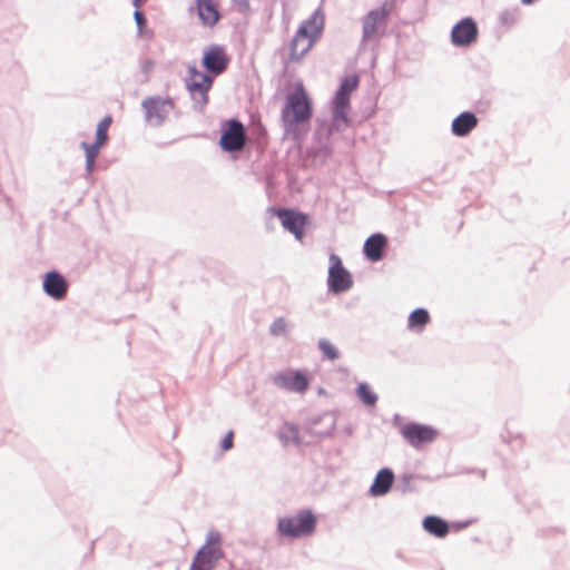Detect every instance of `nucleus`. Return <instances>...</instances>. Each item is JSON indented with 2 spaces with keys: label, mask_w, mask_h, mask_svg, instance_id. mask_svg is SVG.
<instances>
[{
  "label": "nucleus",
  "mask_w": 570,
  "mask_h": 570,
  "mask_svg": "<svg viewBox=\"0 0 570 570\" xmlns=\"http://www.w3.org/2000/svg\"><path fill=\"white\" fill-rule=\"evenodd\" d=\"M134 17H135V20H136L137 24L139 26V28H142V26H145V23H146V18H145L144 13L139 10H136L134 13Z\"/></svg>",
  "instance_id": "obj_31"
},
{
  "label": "nucleus",
  "mask_w": 570,
  "mask_h": 570,
  "mask_svg": "<svg viewBox=\"0 0 570 570\" xmlns=\"http://www.w3.org/2000/svg\"><path fill=\"white\" fill-rule=\"evenodd\" d=\"M233 439H234L233 432H228L225 435V438L223 439V442H222V449L224 451H228L233 448Z\"/></svg>",
  "instance_id": "obj_30"
},
{
  "label": "nucleus",
  "mask_w": 570,
  "mask_h": 570,
  "mask_svg": "<svg viewBox=\"0 0 570 570\" xmlns=\"http://www.w3.org/2000/svg\"><path fill=\"white\" fill-rule=\"evenodd\" d=\"M112 122L110 116L105 117L97 126L96 142L104 146L108 139V130Z\"/></svg>",
  "instance_id": "obj_25"
},
{
  "label": "nucleus",
  "mask_w": 570,
  "mask_h": 570,
  "mask_svg": "<svg viewBox=\"0 0 570 570\" xmlns=\"http://www.w3.org/2000/svg\"><path fill=\"white\" fill-rule=\"evenodd\" d=\"M352 286L351 274L344 268L342 259L332 254L330 256L328 287L334 293L345 292Z\"/></svg>",
  "instance_id": "obj_7"
},
{
  "label": "nucleus",
  "mask_w": 570,
  "mask_h": 570,
  "mask_svg": "<svg viewBox=\"0 0 570 570\" xmlns=\"http://www.w3.org/2000/svg\"><path fill=\"white\" fill-rule=\"evenodd\" d=\"M394 482V474L389 469L379 471L373 484L371 485V493L375 497L386 494Z\"/></svg>",
  "instance_id": "obj_19"
},
{
  "label": "nucleus",
  "mask_w": 570,
  "mask_h": 570,
  "mask_svg": "<svg viewBox=\"0 0 570 570\" xmlns=\"http://www.w3.org/2000/svg\"><path fill=\"white\" fill-rule=\"evenodd\" d=\"M322 353L328 360H336L338 357V352L336 347L327 340H321L318 344Z\"/></svg>",
  "instance_id": "obj_28"
},
{
  "label": "nucleus",
  "mask_w": 570,
  "mask_h": 570,
  "mask_svg": "<svg viewBox=\"0 0 570 570\" xmlns=\"http://www.w3.org/2000/svg\"><path fill=\"white\" fill-rule=\"evenodd\" d=\"M274 383L283 389L303 393L307 390L309 381L301 372L279 373L274 377Z\"/></svg>",
  "instance_id": "obj_14"
},
{
  "label": "nucleus",
  "mask_w": 570,
  "mask_h": 570,
  "mask_svg": "<svg viewBox=\"0 0 570 570\" xmlns=\"http://www.w3.org/2000/svg\"><path fill=\"white\" fill-rule=\"evenodd\" d=\"M246 136L242 122L238 120H229L227 129L220 137V147L226 151L240 150L245 145Z\"/></svg>",
  "instance_id": "obj_10"
},
{
  "label": "nucleus",
  "mask_w": 570,
  "mask_h": 570,
  "mask_svg": "<svg viewBox=\"0 0 570 570\" xmlns=\"http://www.w3.org/2000/svg\"><path fill=\"white\" fill-rule=\"evenodd\" d=\"M389 10L382 6L375 10L370 11L362 20L363 37L362 41H371L379 39L383 36L386 28Z\"/></svg>",
  "instance_id": "obj_6"
},
{
  "label": "nucleus",
  "mask_w": 570,
  "mask_h": 570,
  "mask_svg": "<svg viewBox=\"0 0 570 570\" xmlns=\"http://www.w3.org/2000/svg\"><path fill=\"white\" fill-rule=\"evenodd\" d=\"M229 62L226 50L220 46H210L205 49L203 66L214 77L223 73Z\"/></svg>",
  "instance_id": "obj_11"
},
{
  "label": "nucleus",
  "mask_w": 570,
  "mask_h": 570,
  "mask_svg": "<svg viewBox=\"0 0 570 570\" xmlns=\"http://www.w3.org/2000/svg\"><path fill=\"white\" fill-rule=\"evenodd\" d=\"M198 17L204 26L214 27L220 19L217 0H196Z\"/></svg>",
  "instance_id": "obj_16"
},
{
  "label": "nucleus",
  "mask_w": 570,
  "mask_h": 570,
  "mask_svg": "<svg viewBox=\"0 0 570 570\" xmlns=\"http://www.w3.org/2000/svg\"><path fill=\"white\" fill-rule=\"evenodd\" d=\"M223 557L220 537L218 533L208 534L206 543L197 552L193 561L194 570H212L217 560Z\"/></svg>",
  "instance_id": "obj_5"
},
{
  "label": "nucleus",
  "mask_w": 570,
  "mask_h": 570,
  "mask_svg": "<svg viewBox=\"0 0 570 570\" xmlns=\"http://www.w3.org/2000/svg\"><path fill=\"white\" fill-rule=\"evenodd\" d=\"M334 116L332 122V130L341 131L350 126V105L338 104V101H334Z\"/></svg>",
  "instance_id": "obj_21"
},
{
  "label": "nucleus",
  "mask_w": 570,
  "mask_h": 570,
  "mask_svg": "<svg viewBox=\"0 0 570 570\" xmlns=\"http://www.w3.org/2000/svg\"><path fill=\"white\" fill-rule=\"evenodd\" d=\"M281 439L286 443L299 444V431L294 424H285L281 430Z\"/></svg>",
  "instance_id": "obj_24"
},
{
  "label": "nucleus",
  "mask_w": 570,
  "mask_h": 570,
  "mask_svg": "<svg viewBox=\"0 0 570 570\" xmlns=\"http://www.w3.org/2000/svg\"><path fill=\"white\" fill-rule=\"evenodd\" d=\"M317 517L311 510H301L294 515L278 520L277 531L285 538H302L314 533Z\"/></svg>",
  "instance_id": "obj_3"
},
{
  "label": "nucleus",
  "mask_w": 570,
  "mask_h": 570,
  "mask_svg": "<svg viewBox=\"0 0 570 570\" xmlns=\"http://www.w3.org/2000/svg\"><path fill=\"white\" fill-rule=\"evenodd\" d=\"M144 71L149 72L154 68V63L151 61H148L144 65Z\"/></svg>",
  "instance_id": "obj_32"
},
{
  "label": "nucleus",
  "mask_w": 570,
  "mask_h": 570,
  "mask_svg": "<svg viewBox=\"0 0 570 570\" xmlns=\"http://www.w3.org/2000/svg\"><path fill=\"white\" fill-rule=\"evenodd\" d=\"M430 322V314L424 308L414 309L407 320V326L411 330L422 331L423 327Z\"/></svg>",
  "instance_id": "obj_23"
},
{
  "label": "nucleus",
  "mask_w": 570,
  "mask_h": 570,
  "mask_svg": "<svg viewBox=\"0 0 570 570\" xmlns=\"http://www.w3.org/2000/svg\"><path fill=\"white\" fill-rule=\"evenodd\" d=\"M402 436L414 448L433 442L439 432L430 425L409 423L401 428Z\"/></svg>",
  "instance_id": "obj_8"
},
{
  "label": "nucleus",
  "mask_w": 570,
  "mask_h": 570,
  "mask_svg": "<svg viewBox=\"0 0 570 570\" xmlns=\"http://www.w3.org/2000/svg\"><path fill=\"white\" fill-rule=\"evenodd\" d=\"M385 246L386 237L382 234H374L365 242L364 253L370 261L376 262L382 258V253Z\"/></svg>",
  "instance_id": "obj_18"
},
{
  "label": "nucleus",
  "mask_w": 570,
  "mask_h": 570,
  "mask_svg": "<svg viewBox=\"0 0 570 570\" xmlns=\"http://www.w3.org/2000/svg\"><path fill=\"white\" fill-rule=\"evenodd\" d=\"M287 324L284 318L276 320L271 326V333L273 335H283L286 333Z\"/></svg>",
  "instance_id": "obj_29"
},
{
  "label": "nucleus",
  "mask_w": 570,
  "mask_h": 570,
  "mask_svg": "<svg viewBox=\"0 0 570 570\" xmlns=\"http://www.w3.org/2000/svg\"><path fill=\"white\" fill-rule=\"evenodd\" d=\"M322 30L323 20L317 14H313L304 21L289 42L288 60L291 62L299 61L314 46Z\"/></svg>",
  "instance_id": "obj_2"
},
{
  "label": "nucleus",
  "mask_w": 570,
  "mask_h": 570,
  "mask_svg": "<svg viewBox=\"0 0 570 570\" xmlns=\"http://www.w3.org/2000/svg\"><path fill=\"white\" fill-rule=\"evenodd\" d=\"M313 104L303 83H297L295 91L287 96L282 110V120L287 132L296 134L299 126L309 122Z\"/></svg>",
  "instance_id": "obj_1"
},
{
  "label": "nucleus",
  "mask_w": 570,
  "mask_h": 570,
  "mask_svg": "<svg viewBox=\"0 0 570 570\" xmlns=\"http://www.w3.org/2000/svg\"><path fill=\"white\" fill-rule=\"evenodd\" d=\"M42 286L47 295L58 301L62 299L68 291V283L65 277L56 271L45 275Z\"/></svg>",
  "instance_id": "obj_15"
},
{
  "label": "nucleus",
  "mask_w": 570,
  "mask_h": 570,
  "mask_svg": "<svg viewBox=\"0 0 570 570\" xmlns=\"http://www.w3.org/2000/svg\"><path fill=\"white\" fill-rule=\"evenodd\" d=\"M478 27L471 18L459 21L451 31V40L455 46L465 47L476 40Z\"/></svg>",
  "instance_id": "obj_12"
},
{
  "label": "nucleus",
  "mask_w": 570,
  "mask_h": 570,
  "mask_svg": "<svg viewBox=\"0 0 570 570\" xmlns=\"http://www.w3.org/2000/svg\"><path fill=\"white\" fill-rule=\"evenodd\" d=\"M423 528L430 534L444 538L449 533L448 523L439 517L430 515L423 520Z\"/></svg>",
  "instance_id": "obj_22"
},
{
  "label": "nucleus",
  "mask_w": 570,
  "mask_h": 570,
  "mask_svg": "<svg viewBox=\"0 0 570 570\" xmlns=\"http://www.w3.org/2000/svg\"><path fill=\"white\" fill-rule=\"evenodd\" d=\"M357 395L366 405H374L377 401V396L371 391L368 385L365 383L358 385Z\"/></svg>",
  "instance_id": "obj_27"
},
{
  "label": "nucleus",
  "mask_w": 570,
  "mask_h": 570,
  "mask_svg": "<svg viewBox=\"0 0 570 570\" xmlns=\"http://www.w3.org/2000/svg\"><path fill=\"white\" fill-rule=\"evenodd\" d=\"M478 122L479 120L474 114L462 112L452 121V132L458 137H464L478 126Z\"/></svg>",
  "instance_id": "obj_17"
},
{
  "label": "nucleus",
  "mask_w": 570,
  "mask_h": 570,
  "mask_svg": "<svg viewBox=\"0 0 570 570\" xmlns=\"http://www.w3.org/2000/svg\"><path fill=\"white\" fill-rule=\"evenodd\" d=\"M146 0H134V6L139 8Z\"/></svg>",
  "instance_id": "obj_33"
},
{
  "label": "nucleus",
  "mask_w": 570,
  "mask_h": 570,
  "mask_svg": "<svg viewBox=\"0 0 570 570\" xmlns=\"http://www.w3.org/2000/svg\"><path fill=\"white\" fill-rule=\"evenodd\" d=\"M147 120L153 125H160L174 109V101L169 98L150 97L142 101Z\"/></svg>",
  "instance_id": "obj_9"
},
{
  "label": "nucleus",
  "mask_w": 570,
  "mask_h": 570,
  "mask_svg": "<svg viewBox=\"0 0 570 570\" xmlns=\"http://www.w3.org/2000/svg\"><path fill=\"white\" fill-rule=\"evenodd\" d=\"M358 82L360 79L355 75L345 77L342 80L338 90L336 91L334 101H338L341 105H350L351 95L357 89Z\"/></svg>",
  "instance_id": "obj_20"
},
{
  "label": "nucleus",
  "mask_w": 570,
  "mask_h": 570,
  "mask_svg": "<svg viewBox=\"0 0 570 570\" xmlns=\"http://www.w3.org/2000/svg\"><path fill=\"white\" fill-rule=\"evenodd\" d=\"M523 4H531L534 0H521Z\"/></svg>",
  "instance_id": "obj_34"
},
{
  "label": "nucleus",
  "mask_w": 570,
  "mask_h": 570,
  "mask_svg": "<svg viewBox=\"0 0 570 570\" xmlns=\"http://www.w3.org/2000/svg\"><path fill=\"white\" fill-rule=\"evenodd\" d=\"M81 146L85 149V153H86V164H87L88 170L90 171L92 169V167H94L95 160L98 157L100 148L102 146L98 145L97 142L91 144V145L87 144V142H82Z\"/></svg>",
  "instance_id": "obj_26"
},
{
  "label": "nucleus",
  "mask_w": 570,
  "mask_h": 570,
  "mask_svg": "<svg viewBox=\"0 0 570 570\" xmlns=\"http://www.w3.org/2000/svg\"><path fill=\"white\" fill-rule=\"evenodd\" d=\"M276 214L281 219L283 227L293 233L295 237L301 240L304 236L307 216L291 209H279Z\"/></svg>",
  "instance_id": "obj_13"
},
{
  "label": "nucleus",
  "mask_w": 570,
  "mask_h": 570,
  "mask_svg": "<svg viewBox=\"0 0 570 570\" xmlns=\"http://www.w3.org/2000/svg\"><path fill=\"white\" fill-rule=\"evenodd\" d=\"M213 86V76L200 72L195 66L188 68V78L186 87L190 92L193 100L204 107L208 102V91Z\"/></svg>",
  "instance_id": "obj_4"
}]
</instances>
